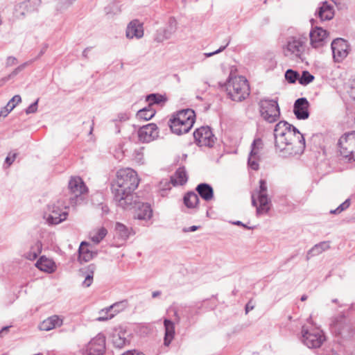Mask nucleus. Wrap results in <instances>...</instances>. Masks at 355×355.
Segmentation results:
<instances>
[{"mask_svg":"<svg viewBox=\"0 0 355 355\" xmlns=\"http://www.w3.org/2000/svg\"><path fill=\"white\" fill-rule=\"evenodd\" d=\"M139 178L135 171L130 168H121L116 172V184L112 187L114 201L118 207L130 209L137 197L134 191L139 184Z\"/></svg>","mask_w":355,"mask_h":355,"instance_id":"f257e3e1","label":"nucleus"},{"mask_svg":"<svg viewBox=\"0 0 355 355\" xmlns=\"http://www.w3.org/2000/svg\"><path fill=\"white\" fill-rule=\"evenodd\" d=\"M275 146L284 157L300 155L305 150V139L296 127H293L292 130L275 141Z\"/></svg>","mask_w":355,"mask_h":355,"instance_id":"f03ea898","label":"nucleus"},{"mask_svg":"<svg viewBox=\"0 0 355 355\" xmlns=\"http://www.w3.org/2000/svg\"><path fill=\"white\" fill-rule=\"evenodd\" d=\"M226 89L227 94L232 101L241 102L246 99L250 92L248 80L243 76H230L227 83Z\"/></svg>","mask_w":355,"mask_h":355,"instance_id":"7ed1b4c3","label":"nucleus"},{"mask_svg":"<svg viewBox=\"0 0 355 355\" xmlns=\"http://www.w3.org/2000/svg\"><path fill=\"white\" fill-rule=\"evenodd\" d=\"M258 105L260 115L266 121L272 123L279 119L280 109L277 99H261Z\"/></svg>","mask_w":355,"mask_h":355,"instance_id":"20e7f679","label":"nucleus"},{"mask_svg":"<svg viewBox=\"0 0 355 355\" xmlns=\"http://www.w3.org/2000/svg\"><path fill=\"white\" fill-rule=\"evenodd\" d=\"M306 41V37L302 35L288 37L283 46L284 55L286 57L301 58L305 50Z\"/></svg>","mask_w":355,"mask_h":355,"instance_id":"39448f33","label":"nucleus"},{"mask_svg":"<svg viewBox=\"0 0 355 355\" xmlns=\"http://www.w3.org/2000/svg\"><path fill=\"white\" fill-rule=\"evenodd\" d=\"M339 152L347 162L355 161V131L345 133L338 141Z\"/></svg>","mask_w":355,"mask_h":355,"instance_id":"423d86ee","label":"nucleus"},{"mask_svg":"<svg viewBox=\"0 0 355 355\" xmlns=\"http://www.w3.org/2000/svg\"><path fill=\"white\" fill-rule=\"evenodd\" d=\"M69 202L64 200L59 199L52 205H49L48 209L50 214L46 218V221L50 225H58L67 219Z\"/></svg>","mask_w":355,"mask_h":355,"instance_id":"0eeeda50","label":"nucleus"},{"mask_svg":"<svg viewBox=\"0 0 355 355\" xmlns=\"http://www.w3.org/2000/svg\"><path fill=\"white\" fill-rule=\"evenodd\" d=\"M302 340L309 348H319L326 340L323 331L318 329H302Z\"/></svg>","mask_w":355,"mask_h":355,"instance_id":"6e6552de","label":"nucleus"},{"mask_svg":"<svg viewBox=\"0 0 355 355\" xmlns=\"http://www.w3.org/2000/svg\"><path fill=\"white\" fill-rule=\"evenodd\" d=\"M193 137L196 144L200 147L211 148L216 140V137L209 126H202L197 128L193 132Z\"/></svg>","mask_w":355,"mask_h":355,"instance_id":"1a4fd4ad","label":"nucleus"},{"mask_svg":"<svg viewBox=\"0 0 355 355\" xmlns=\"http://www.w3.org/2000/svg\"><path fill=\"white\" fill-rule=\"evenodd\" d=\"M268 188L266 181L263 179L259 180V187L257 191L259 207L257 215L266 214L270 209L271 201L267 195Z\"/></svg>","mask_w":355,"mask_h":355,"instance_id":"9d476101","label":"nucleus"},{"mask_svg":"<svg viewBox=\"0 0 355 355\" xmlns=\"http://www.w3.org/2000/svg\"><path fill=\"white\" fill-rule=\"evenodd\" d=\"M333 58L336 62H341L349 54L350 48L347 40L343 38H336L331 44Z\"/></svg>","mask_w":355,"mask_h":355,"instance_id":"9b49d317","label":"nucleus"},{"mask_svg":"<svg viewBox=\"0 0 355 355\" xmlns=\"http://www.w3.org/2000/svg\"><path fill=\"white\" fill-rule=\"evenodd\" d=\"M68 188L71 194V196L69 198L71 205L75 203L77 198L80 197L82 194L87 192V188L80 177L71 178L69 182Z\"/></svg>","mask_w":355,"mask_h":355,"instance_id":"f8f14e48","label":"nucleus"},{"mask_svg":"<svg viewBox=\"0 0 355 355\" xmlns=\"http://www.w3.org/2000/svg\"><path fill=\"white\" fill-rule=\"evenodd\" d=\"M105 352V338L99 334L92 338L85 349V355H103Z\"/></svg>","mask_w":355,"mask_h":355,"instance_id":"ddd939ff","label":"nucleus"},{"mask_svg":"<svg viewBox=\"0 0 355 355\" xmlns=\"http://www.w3.org/2000/svg\"><path fill=\"white\" fill-rule=\"evenodd\" d=\"M137 134L140 141L148 143L158 137L159 131L156 124L148 123L141 127Z\"/></svg>","mask_w":355,"mask_h":355,"instance_id":"4468645a","label":"nucleus"},{"mask_svg":"<svg viewBox=\"0 0 355 355\" xmlns=\"http://www.w3.org/2000/svg\"><path fill=\"white\" fill-rule=\"evenodd\" d=\"M328 35V32L320 27L312 28L309 33L312 47L317 49L325 45Z\"/></svg>","mask_w":355,"mask_h":355,"instance_id":"2eb2a0df","label":"nucleus"},{"mask_svg":"<svg viewBox=\"0 0 355 355\" xmlns=\"http://www.w3.org/2000/svg\"><path fill=\"white\" fill-rule=\"evenodd\" d=\"M309 103L308 100L302 97L297 98L293 105V112L299 120H305L309 117Z\"/></svg>","mask_w":355,"mask_h":355,"instance_id":"dca6fc26","label":"nucleus"},{"mask_svg":"<svg viewBox=\"0 0 355 355\" xmlns=\"http://www.w3.org/2000/svg\"><path fill=\"white\" fill-rule=\"evenodd\" d=\"M173 117L184 122V130H190L196 120L195 112L189 108L177 112Z\"/></svg>","mask_w":355,"mask_h":355,"instance_id":"f3484780","label":"nucleus"},{"mask_svg":"<svg viewBox=\"0 0 355 355\" xmlns=\"http://www.w3.org/2000/svg\"><path fill=\"white\" fill-rule=\"evenodd\" d=\"M126 37L129 39H140L144 36V24L139 19L132 20L127 26Z\"/></svg>","mask_w":355,"mask_h":355,"instance_id":"a211bd4d","label":"nucleus"},{"mask_svg":"<svg viewBox=\"0 0 355 355\" xmlns=\"http://www.w3.org/2000/svg\"><path fill=\"white\" fill-rule=\"evenodd\" d=\"M135 207L137 208L134 214L135 218L139 220H148L152 217L153 210L148 203L137 202V200H135V202L130 209Z\"/></svg>","mask_w":355,"mask_h":355,"instance_id":"6ab92c4d","label":"nucleus"},{"mask_svg":"<svg viewBox=\"0 0 355 355\" xmlns=\"http://www.w3.org/2000/svg\"><path fill=\"white\" fill-rule=\"evenodd\" d=\"M315 15L318 16L321 21L330 20L334 17V7L327 1H323L315 12Z\"/></svg>","mask_w":355,"mask_h":355,"instance_id":"aec40b11","label":"nucleus"},{"mask_svg":"<svg viewBox=\"0 0 355 355\" xmlns=\"http://www.w3.org/2000/svg\"><path fill=\"white\" fill-rule=\"evenodd\" d=\"M188 180V176L184 166L179 167L175 173L171 176L168 184L173 186L184 185Z\"/></svg>","mask_w":355,"mask_h":355,"instance_id":"412c9836","label":"nucleus"},{"mask_svg":"<svg viewBox=\"0 0 355 355\" xmlns=\"http://www.w3.org/2000/svg\"><path fill=\"white\" fill-rule=\"evenodd\" d=\"M78 253V261L80 262H87L97 255V252H94L89 249V243L86 241H83L80 243Z\"/></svg>","mask_w":355,"mask_h":355,"instance_id":"4be33fe9","label":"nucleus"},{"mask_svg":"<svg viewBox=\"0 0 355 355\" xmlns=\"http://www.w3.org/2000/svg\"><path fill=\"white\" fill-rule=\"evenodd\" d=\"M198 195L204 200L209 202L214 198V189L212 187L207 183H200L196 187Z\"/></svg>","mask_w":355,"mask_h":355,"instance_id":"5701e85b","label":"nucleus"},{"mask_svg":"<svg viewBox=\"0 0 355 355\" xmlns=\"http://www.w3.org/2000/svg\"><path fill=\"white\" fill-rule=\"evenodd\" d=\"M62 324V320L60 318L58 315H54L42 321L40 324L39 328L42 331H47L55 328L56 327H60Z\"/></svg>","mask_w":355,"mask_h":355,"instance_id":"b1692460","label":"nucleus"},{"mask_svg":"<svg viewBox=\"0 0 355 355\" xmlns=\"http://www.w3.org/2000/svg\"><path fill=\"white\" fill-rule=\"evenodd\" d=\"M164 326L165 329V334L164 338V344L165 346H168L174 338L175 335V325L174 322L168 319L164 320Z\"/></svg>","mask_w":355,"mask_h":355,"instance_id":"393cba45","label":"nucleus"},{"mask_svg":"<svg viewBox=\"0 0 355 355\" xmlns=\"http://www.w3.org/2000/svg\"><path fill=\"white\" fill-rule=\"evenodd\" d=\"M116 236L121 241H126L131 234H134L132 228H128L121 223L116 222L114 227Z\"/></svg>","mask_w":355,"mask_h":355,"instance_id":"a878e982","label":"nucleus"},{"mask_svg":"<svg viewBox=\"0 0 355 355\" xmlns=\"http://www.w3.org/2000/svg\"><path fill=\"white\" fill-rule=\"evenodd\" d=\"M345 320V317L343 315H339L336 317H334L332 319L331 323L330 324L331 331L336 335L341 334L343 330L346 326Z\"/></svg>","mask_w":355,"mask_h":355,"instance_id":"bb28decb","label":"nucleus"},{"mask_svg":"<svg viewBox=\"0 0 355 355\" xmlns=\"http://www.w3.org/2000/svg\"><path fill=\"white\" fill-rule=\"evenodd\" d=\"M200 200L198 195L194 191H188L183 197V202L189 209H195L198 206Z\"/></svg>","mask_w":355,"mask_h":355,"instance_id":"cd10ccee","label":"nucleus"},{"mask_svg":"<svg viewBox=\"0 0 355 355\" xmlns=\"http://www.w3.org/2000/svg\"><path fill=\"white\" fill-rule=\"evenodd\" d=\"M168 125L171 132L178 135L188 132L189 130H184V122L172 116L168 121Z\"/></svg>","mask_w":355,"mask_h":355,"instance_id":"c85d7f7f","label":"nucleus"},{"mask_svg":"<svg viewBox=\"0 0 355 355\" xmlns=\"http://www.w3.org/2000/svg\"><path fill=\"white\" fill-rule=\"evenodd\" d=\"M293 127L295 126L286 121H281L277 123L274 129L275 141L279 138V137L287 134V131L292 130Z\"/></svg>","mask_w":355,"mask_h":355,"instance_id":"c756f323","label":"nucleus"},{"mask_svg":"<svg viewBox=\"0 0 355 355\" xmlns=\"http://www.w3.org/2000/svg\"><path fill=\"white\" fill-rule=\"evenodd\" d=\"M329 248V241H322L318 244H315L311 249L308 251L306 260H309L311 257L318 255Z\"/></svg>","mask_w":355,"mask_h":355,"instance_id":"7c9ffc66","label":"nucleus"},{"mask_svg":"<svg viewBox=\"0 0 355 355\" xmlns=\"http://www.w3.org/2000/svg\"><path fill=\"white\" fill-rule=\"evenodd\" d=\"M112 343L116 348L121 349L129 345L130 341L125 337V333H116L112 336Z\"/></svg>","mask_w":355,"mask_h":355,"instance_id":"2f4dec72","label":"nucleus"},{"mask_svg":"<svg viewBox=\"0 0 355 355\" xmlns=\"http://www.w3.org/2000/svg\"><path fill=\"white\" fill-rule=\"evenodd\" d=\"M35 266L42 271L51 272L54 270V263L44 256L41 257L35 263Z\"/></svg>","mask_w":355,"mask_h":355,"instance_id":"473e14b6","label":"nucleus"},{"mask_svg":"<svg viewBox=\"0 0 355 355\" xmlns=\"http://www.w3.org/2000/svg\"><path fill=\"white\" fill-rule=\"evenodd\" d=\"M42 252V243L37 241L31 247L30 250L26 253L25 257L28 260H35Z\"/></svg>","mask_w":355,"mask_h":355,"instance_id":"72a5a7b5","label":"nucleus"},{"mask_svg":"<svg viewBox=\"0 0 355 355\" xmlns=\"http://www.w3.org/2000/svg\"><path fill=\"white\" fill-rule=\"evenodd\" d=\"M155 110L152 107L148 105V107L141 109L137 112V117L145 121H148L155 116Z\"/></svg>","mask_w":355,"mask_h":355,"instance_id":"f704fd0d","label":"nucleus"},{"mask_svg":"<svg viewBox=\"0 0 355 355\" xmlns=\"http://www.w3.org/2000/svg\"><path fill=\"white\" fill-rule=\"evenodd\" d=\"M96 270V266L94 263L89 264L86 268V275L85 277V280L83 282V286L84 287H89L93 282V277L94 273Z\"/></svg>","mask_w":355,"mask_h":355,"instance_id":"c9c22d12","label":"nucleus"},{"mask_svg":"<svg viewBox=\"0 0 355 355\" xmlns=\"http://www.w3.org/2000/svg\"><path fill=\"white\" fill-rule=\"evenodd\" d=\"M166 98L159 94H151L146 96V101L148 102V105L153 107V105H159L161 103L166 101Z\"/></svg>","mask_w":355,"mask_h":355,"instance_id":"e433bc0d","label":"nucleus"},{"mask_svg":"<svg viewBox=\"0 0 355 355\" xmlns=\"http://www.w3.org/2000/svg\"><path fill=\"white\" fill-rule=\"evenodd\" d=\"M41 3V0H28L27 2L20 4L19 8H26L27 12H33L38 10Z\"/></svg>","mask_w":355,"mask_h":355,"instance_id":"4c0bfd02","label":"nucleus"},{"mask_svg":"<svg viewBox=\"0 0 355 355\" xmlns=\"http://www.w3.org/2000/svg\"><path fill=\"white\" fill-rule=\"evenodd\" d=\"M171 37L170 33L164 28H159L155 35L154 40L157 42H163L164 41L170 39Z\"/></svg>","mask_w":355,"mask_h":355,"instance_id":"58836bf2","label":"nucleus"},{"mask_svg":"<svg viewBox=\"0 0 355 355\" xmlns=\"http://www.w3.org/2000/svg\"><path fill=\"white\" fill-rule=\"evenodd\" d=\"M127 302L126 301H121L118 302L110 306L109 307L106 308L107 313L111 312V313H114V315L119 313L120 311L125 309L126 306Z\"/></svg>","mask_w":355,"mask_h":355,"instance_id":"ea45409f","label":"nucleus"},{"mask_svg":"<svg viewBox=\"0 0 355 355\" xmlns=\"http://www.w3.org/2000/svg\"><path fill=\"white\" fill-rule=\"evenodd\" d=\"M315 77L311 74L308 71H303L302 75H299L298 82L302 85H307L313 81Z\"/></svg>","mask_w":355,"mask_h":355,"instance_id":"a19ab883","label":"nucleus"},{"mask_svg":"<svg viewBox=\"0 0 355 355\" xmlns=\"http://www.w3.org/2000/svg\"><path fill=\"white\" fill-rule=\"evenodd\" d=\"M120 6L115 1L110 3L105 8V12L107 15H118L121 12Z\"/></svg>","mask_w":355,"mask_h":355,"instance_id":"79ce46f5","label":"nucleus"},{"mask_svg":"<svg viewBox=\"0 0 355 355\" xmlns=\"http://www.w3.org/2000/svg\"><path fill=\"white\" fill-rule=\"evenodd\" d=\"M190 311L191 308L189 306H184L182 307L181 309L175 310L174 316L175 322H179L181 319V316L189 318V313H190Z\"/></svg>","mask_w":355,"mask_h":355,"instance_id":"37998d69","label":"nucleus"},{"mask_svg":"<svg viewBox=\"0 0 355 355\" xmlns=\"http://www.w3.org/2000/svg\"><path fill=\"white\" fill-rule=\"evenodd\" d=\"M107 230L102 227L92 236V241L95 243H99L107 235Z\"/></svg>","mask_w":355,"mask_h":355,"instance_id":"c03bdc74","label":"nucleus"},{"mask_svg":"<svg viewBox=\"0 0 355 355\" xmlns=\"http://www.w3.org/2000/svg\"><path fill=\"white\" fill-rule=\"evenodd\" d=\"M299 73L297 71L288 69L285 72V79L291 84L299 80Z\"/></svg>","mask_w":355,"mask_h":355,"instance_id":"a18cd8bd","label":"nucleus"},{"mask_svg":"<svg viewBox=\"0 0 355 355\" xmlns=\"http://www.w3.org/2000/svg\"><path fill=\"white\" fill-rule=\"evenodd\" d=\"M263 146V141L261 139L257 138L255 139L252 145H251V155H258L259 150L261 149Z\"/></svg>","mask_w":355,"mask_h":355,"instance_id":"49530a36","label":"nucleus"},{"mask_svg":"<svg viewBox=\"0 0 355 355\" xmlns=\"http://www.w3.org/2000/svg\"><path fill=\"white\" fill-rule=\"evenodd\" d=\"M132 158L136 162L142 164L144 159L143 148L135 149L132 153Z\"/></svg>","mask_w":355,"mask_h":355,"instance_id":"de8ad7c7","label":"nucleus"},{"mask_svg":"<svg viewBox=\"0 0 355 355\" xmlns=\"http://www.w3.org/2000/svg\"><path fill=\"white\" fill-rule=\"evenodd\" d=\"M257 155H251V152L250 153L248 164V166L254 171H257L259 168V163L257 159Z\"/></svg>","mask_w":355,"mask_h":355,"instance_id":"09e8293b","label":"nucleus"},{"mask_svg":"<svg viewBox=\"0 0 355 355\" xmlns=\"http://www.w3.org/2000/svg\"><path fill=\"white\" fill-rule=\"evenodd\" d=\"M165 30H167L168 33H170L171 35L175 32L177 29V21L173 17H171L168 19L167 26L164 28Z\"/></svg>","mask_w":355,"mask_h":355,"instance_id":"8fccbe9b","label":"nucleus"},{"mask_svg":"<svg viewBox=\"0 0 355 355\" xmlns=\"http://www.w3.org/2000/svg\"><path fill=\"white\" fill-rule=\"evenodd\" d=\"M165 30H167L168 33H170L171 35L175 32L177 29V21L173 17H171L168 19L167 26L164 28Z\"/></svg>","mask_w":355,"mask_h":355,"instance_id":"3c124183","label":"nucleus"},{"mask_svg":"<svg viewBox=\"0 0 355 355\" xmlns=\"http://www.w3.org/2000/svg\"><path fill=\"white\" fill-rule=\"evenodd\" d=\"M165 30H167L168 33H170L171 35L175 32L177 29V21L173 17H171L168 19L167 26L164 28Z\"/></svg>","mask_w":355,"mask_h":355,"instance_id":"603ef678","label":"nucleus"},{"mask_svg":"<svg viewBox=\"0 0 355 355\" xmlns=\"http://www.w3.org/2000/svg\"><path fill=\"white\" fill-rule=\"evenodd\" d=\"M100 314L102 315H101L96 318V320L100 321V322L106 321L107 320L112 318L114 316V313H111V312H107V313L106 309L105 310L104 309L101 310V311L100 312Z\"/></svg>","mask_w":355,"mask_h":355,"instance_id":"864d4df0","label":"nucleus"},{"mask_svg":"<svg viewBox=\"0 0 355 355\" xmlns=\"http://www.w3.org/2000/svg\"><path fill=\"white\" fill-rule=\"evenodd\" d=\"M16 106V104H9L8 103L7 105L3 107L1 111H0V117H6Z\"/></svg>","mask_w":355,"mask_h":355,"instance_id":"5fc2aeb1","label":"nucleus"},{"mask_svg":"<svg viewBox=\"0 0 355 355\" xmlns=\"http://www.w3.org/2000/svg\"><path fill=\"white\" fill-rule=\"evenodd\" d=\"M39 98H37L34 103H31L25 110L26 114L35 113L37 110V105Z\"/></svg>","mask_w":355,"mask_h":355,"instance_id":"6e6d98bb","label":"nucleus"},{"mask_svg":"<svg viewBox=\"0 0 355 355\" xmlns=\"http://www.w3.org/2000/svg\"><path fill=\"white\" fill-rule=\"evenodd\" d=\"M350 204H351L350 199L347 198L337 207V211H339L340 213H341L342 211L346 210L347 209H348L349 207Z\"/></svg>","mask_w":355,"mask_h":355,"instance_id":"4d7b16f0","label":"nucleus"},{"mask_svg":"<svg viewBox=\"0 0 355 355\" xmlns=\"http://www.w3.org/2000/svg\"><path fill=\"white\" fill-rule=\"evenodd\" d=\"M230 42V40H228V41H227V42L226 43L225 45L220 46L218 49L216 50L214 52L206 53H205V55L207 58H209V57H211V56H212V55H214L215 54H217V53H219L222 52L229 45Z\"/></svg>","mask_w":355,"mask_h":355,"instance_id":"13d9d810","label":"nucleus"},{"mask_svg":"<svg viewBox=\"0 0 355 355\" xmlns=\"http://www.w3.org/2000/svg\"><path fill=\"white\" fill-rule=\"evenodd\" d=\"M73 2H71V0H59L58 5L60 9L64 8L72 4Z\"/></svg>","mask_w":355,"mask_h":355,"instance_id":"bf43d9fd","label":"nucleus"},{"mask_svg":"<svg viewBox=\"0 0 355 355\" xmlns=\"http://www.w3.org/2000/svg\"><path fill=\"white\" fill-rule=\"evenodd\" d=\"M16 157H17L16 153H13L12 156H10V154H9V155L7 156L5 159V164H6L8 165V166H10L12 164V162L15 161Z\"/></svg>","mask_w":355,"mask_h":355,"instance_id":"052dcab7","label":"nucleus"},{"mask_svg":"<svg viewBox=\"0 0 355 355\" xmlns=\"http://www.w3.org/2000/svg\"><path fill=\"white\" fill-rule=\"evenodd\" d=\"M27 65L28 62H24V64L19 65L12 72L10 76L17 75L19 71H22Z\"/></svg>","mask_w":355,"mask_h":355,"instance_id":"680f3d73","label":"nucleus"},{"mask_svg":"<svg viewBox=\"0 0 355 355\" xmlns=\"http://www.w3.org/2000/svg\"><path fill=\"white\" fill-rule=\"evenodd\" d=\"M254 308V302L252 300H250L245 305V311L247 314L250 311L253 310Z\"/></svg>","mask_w":355,"mask_h":355,"instance_id":"e2e57ef3","label":"nucleus"},{"mask_svg":"<svg viewBox=\"0 0 355 355\" xmlns=\"http://www.w3.org/2000/svg\"><path fill=\"white\" fill-rule=\"evenodd\" d=\"M21 101V98L19 95H15L9 101L8 103L12 104H16V105Z\"/></svg>","mask_w":355,"mask_h":355,"instance_id":"0e129e2a","label":"nucleus"},{"mask_svg":"<svg viewBox=\"0 0 355 355\" xmlns=\"http://www.w3.org/2000/svg\"><path fill=\"white\" fill-rule=\"evenodd\" d=\"M17 62V59L16 58L13 57V56H9L8 57L7 60H6V65L7 66H12V65H14Z\"/></svg>","mask_w":355,"mask_h":355,"instance_id":"69168bd1","label":"nucleus"},{"mask_svg":"<svg viewBox=\"0 0 355 355\" xmlns=\"http://www.w3.org/2000/svg\"><path fill=\"white\" fill-rule=\"evenodd\" d=\"M121 355H145V354L142 352H139L136 351L135 349H133V350H128V351L124 352L123 354H122Z\"/></svg>","mask_w":355,"mask_h":355,"instance_id":"338daca9","label":"nucleus"},{"mask_svg":"<svg viewBox=\"0 0 355 355\" xmlns=\"http://www.w3.org/2000/svg\"><path fill=\"white\" fill-rule=\"evenodd\" d=\"M128 119V116L125 113H120L117 116V119L115 121H125Z\"/></svg>","mask_w":355,"mask_h":355,"instance_id":"774afa93","label":"nucleus"}]
</instances>
